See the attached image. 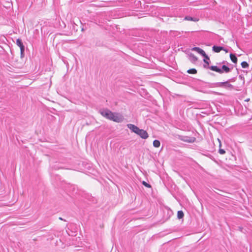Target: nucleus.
<instances>
[{
    "label": "nucleus",
    "mask_w": 252,
    "mask_h": 252,
    "mask_svg": "<svg viewBox=\"0 0 252 252\" xmlns=\"http://www.w3.org/2000/svg\"><path fill=\"white\" fill-rule=\"evenodd\" d=\"M100 114L109 120L116 123H121L123 121L124 118L120 113L113 112L112 111H99Z\"/></svg>",
    "instance_id": "1"
},
{
    "label": "nucleus",
    "mask_w": 252,
    "mask_h": 252,
    "mask_svg": "<svg viewBox=\"0 0 252 252\" xmlns=\"http://www.w3.org/2000/svg\"><path fill=\"white\" fill-rule=\"evenodd\" d=\"M234 113L238 116L244 117V120L245 121H249L252 119V111H249V113H248V111H245L244 112H242V111H234Z\"/></svg>",
    "instance_id": "2"
},
{
    "label": "nucleus",
    "mask_w": 252,
    "mask_h": 252,
    "mask_svg": "<svg viewBox=\"0 0 252 252\" xmlns=\"http://www.w3.org/2000/svg\"><path fill=\"white\" fill-rule=\"evenodd\" d=\"M178 138L180 140L186 142L187 143H192L195 141L196 138L193 137H189L187 136H183V135H178Z\"/></svg>",
    "instance_id": "3"
},
{
    "label": "nucleus",
    "mask_w": 252,
    "mask_h": 252,
    "mask_svg": "<svg viewBox=\"0 0 252 252\" xmlns=\"http://www.w3.org/2000/svg\"><path fill=\"white\" fill-rule=\"evenodd\" d=\"M141 138L146 139L149 137L147 132L142 129H139L138 132L136 133Z\"/></svg>",
    "instance_id": "4"
},
{
    "label": "nucleus",
    "mask_w": 252,
    "mask_h": 252,
    "mask_svg": "<svg viewBox=\"0 0 252 252\" xmlns=\"http://www.w3.org/2000/svg\"><path fill=\"white\" fill-rule=\"evenodd\" d=\"M16 44L20 48L21 56L22 57L24 55L25 47L20 39H17Z\"/></svg>",
    "instance_id": "5"
},
{
    "label": "nucleus",
    "mask_w": 252,
    "mask_h": 252,
    "mask_svg": "<svg viewBox=\"0 0 252 252\" xmlns=\"http://www.w3.org/2000/svg\"><path fill=\"white\" fill-rule=\"evenodd\" d=\"M192 50L196 51L199 54L202 55L206 59L209 60V57L206 55V54L205 53L204 51L202 49H201V48H200L199 47H194L192 49Z\"/></svg>",
    "instance_id": "6"
},
{
    "label": "nucleus",
    "mask_w": 252,
    "mask_h": 252,
    "mask_svg": "<svg viewBox=\"0 0 252 252\" xmlns=\"http://www.w3.org/2000/svg\"><path fill=\"white\" fill-rule=\"evenodd\" d=\"M219 86L220 87L225 88L229 90H232L233 89V85L230 84L228 81L220 83L219 85Z\"/></svg>",
    "instance_id": "7"
},
{
    "label": "nucleus",
    "mask_w": 252,
    "mask_h": 252,
    "mask_svg": "<svg viewBox=\"0 0 252 252\" xmlns=\"http://www.w3.org/2000/svg\"><path fill=\"white\" fill-rule=\"evenodd\" d=\"M126 126L132 132H134L136 134L139 129L138 127L131 124H128Z\"/></svg>",
    "instance_id": "8"
},
{
    "label": "nucleus",
    "mask_w": 252,
    "mask_h": 252,
    "mask_svg": "<svg viewBox=\"0 0 252 252\" xmlns=\"http://www.w3.org/2000/svg\"><path fill=\"white\" fill-rule=\"evenodd\" d=\"M210 69L213 71H216V72L220 73H223V71L221 69L218 68L217 66H215V65L211 66L210 67Z\"/></svg>",
    "instance_id": "9"
},
{
    "label": "nucleus",
    "mask_w": 252,
    "mask_h": 252,
    "mask_svg": "<svg viewBox=\"0 0 252 252\" xmlns=\"http://www.w3.org/2000/svg\"><path fill=\"white\" fill-rule=\"evenodd\" d=\"M223 49V47L220 46H214L212 50L214 52L219 53Z\"/></svg>",
    "instance_id": "10"
},
{
    "label": "nucleus",
    "mask_w": 252,
    "mask_h": 252,
    "mask_svg": "<svg viewBox=\"0 0 252 252\" xmlns=\"http://www.w3.org/2000/svg\"><path fill=\"white\" fill-rule=\"evenodd\" d=\"M184 20H186V21H194V22H198L199 21V19L193 18L190 16H186L184 18Z\"/></svg>",
    "instance_id": "11"
},
{
    "label": "nucleus",
    "mask_w": 252,
    "mask_h": 252,
    "mask_svg": "<svg viewBox=\"0 0 252 252\" xmlns=\"http://www.w3.org/2000/svg\"><path fill=\"white\" fill-rule=\"evenodd\" d=\"M230 59H231V61L233 63H237V58L236 57V56L234 54H230Z\"/></svg>",
    "instance_id": "12"
},
{
    "label": "nucleus",
    "mask_w": 252,
    "mask_h": 252,
    "mask_svg": "<svg viewBox=\"0 0 252 252\" xmlns=\"http://www.w3.org/2000/svg\"><path fill=\"white\" fill-rule=\"evenodd\" d=\"M184 216V212L182 210L178 211L177 212V217L179 219H182Z\"/></svg>",
    "instance_id": "13"
},
{
    "label": "nucleus",
    "mask_w": 252,
    "mask_h": 252,
    "mask_svg": "<svg viewBox=\"0 0 252 252\" xmlns=\"http://www.w3.org/2000/svg\"><path fill=\"white\" fill-rule=\"evenodd\" d=\"M160 142L158 140H155L153 141V146L156 148H158L160 146Z\"/></svg>",
    "instance_id": "14"
},
{
    "label": "nucleus",
    "mask_w": 252,
    "mask_h": 252,
    "mask_svg": "<svg viewBox=\"0 0 252 252\" xmlns=\"http://www.w3.org/2000/svg\"><path fill=\"white\" fill-rule=\"evenodd\" d=\"M221 70L223 72L224 71L226 73H228L230 71V68L225 65H222Z\"/></svg>",
    "instance_id": "15"
},
{
    "label": "nucleus",
    "mask_w": 252,
    "mask_h": 252,
    "mask_svg": "<svg viewBox=\"0 0 252 252\" xmlns=\"http://www.w3.org/2000/svg\"><path fill=\"white\" fill-rule=\"evenodd\" d=\"M187 72L189 74H196L197 73V70L194 68L189 69L187 71Z\"/></svg>",
    "instance_id": "16"
},
{
    "label": "nucleus",
    "mask_w": 252,
    "mask_h": 252,
    "mask_svg": "<svg viewBox=\"0 0 252 252\" xmlns=\"http://www.w3.org/2000/svg\"><path fill=\"white\" fill-rule=\"evenodd\" d=\"M241 66L243 68H247L249 66V64L246 62H243L241 63Z\"/></svg>",
    "instance_id": "17"
},
{
    "label": "nucleus",
    "mask_w": 252,
    "mask_h": 252,
    "mask_svg": "<svg viewBox=\"0 0 252 252\" xmlns=\"http://www.w3.org/2000/svg\"><path fill=\"white\" fill-rule=\"evenodd\" d=\"M142 184H143L145 187H147V188H151V186L149 184L147 183V182H145V181H143L142 182Z\"/></svg>",
    "instance_id": "18"
},
{
    "label": "nucleus",
    "mask_w": 252,
    "mask_h": 252,
    "mask_svg": "<svg viewBox=\"0 0 252 252\" xmlns=\"http://www.w3.org/2000/svg\"><path fill=\"white\" fill-rule=\"evenodd\" d=\"M210 111H202L201 113L203 114V115H208L210 114H214L215 113V112L214 111H212V113H210Z\"/></svg>",
    "instance_id": "19"
},
{
    "label": "nucleus",
    "mask_w": 252,
    "mask_h": 252,
    "mask_svg": "<svg viewBox=\"0 0 252 252\" xmlns=\"http://www.w3.org/2000/svg\"><path fill=\"white\" fill-rule=\"evenodd\" d=\"M190 57L192 58V60L194 62H196L197 60V58L193 54H190L189 55Z\"/></svg>",
    "instance_id": "20"
},
{
    "label": "nucleus",
    "mask_w": 252,
    "mask_h": 252,
    "mask_svg": "<svg viewBox=\"0 0 252 252\" xmlns=\"http://www.w3.org/2000/svg\"><path fill=\"white\" fill-rule=\"evenodd\" d=\"M219 153L221 155H223L225 153V151L224 149L220 148L219 150Z\"/></svg>",
    "instance_id": "21"
},
{
    "label": "nucleus",
    "mask_w": 252,
    "mask_h": 252,
    "mask_svg": "<svg viewBox=\"0 0 252 252\" xmlns=\"http://www.w3.org/2000/svg\"><path fill=\"white\" fill-rule=\"evenodd\" d=\"M205 59H204V62L206 63H207L208 65H209V62H208V61H207V59H206V58H205Z\"/></svg>",
    "instance_id": "22"
},
{
    "label": "nucleus",
    "mask_w": 252,
    "mask_h": 252,
    "mask_svg": "<svg viewBox=\"0 0 252 252\" xmlns=\"http://www.w3.org/2000/svg\"><path fill=\"white\" fill-rule=\"evenodd\" d=\"M218 141L219 142V146L220 147L221 146V142H220V140L219 139H218Z\"/></svg>",
    "instance_id": "23"
},
{
    "label": "nucleus",
    "mask_w": 252,
    "mask_h": 252,
    "mask_svg": "<svg viewBox=\"0 0 252 252\" xmlns=\"http://www.w3.org/2000/svg\"><path fill=\"white\" fill-rule=\"evenodd\" d=\"M222 50L225 51V53H227L228 52L227 49H224V48L223 49H222Z\"/></svg>",
    "instance_id": "24"
},
{
    "label": "nucleus",
    "mask_w": 252,
    "mask_h": 252,
    "mask_svg": "<svg viewBox=\"0 0 252 252\" xmlns=\"http://www.w3.org/2000/svg\"><path fill=\"white\" fill-rule=\"evenodd\" d=\"M59 219V220H64L62 218H61V217H60Z\"/></svg>",
    "instance_id": "25"
},
{
    "label": "nucleus",
    "mask_w": 252,
    "mask_h": 252,
    "mask_svg": "<svg viewBox=\"0 0 252 252\" xmlns=\"http://www.w3.org/2000/svg\"><path fill=\"white\" fill-rule=\"evenodd\" d=\"M201 116H202V117H204V115H201L200 114H199Z\"/></svg>",
    "instance_id": "26"
}]
</instances>
